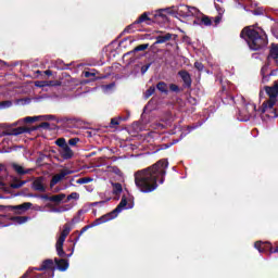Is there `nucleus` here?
Listing matches in <instances>:
<instances>
[{"instance_id":"51","label":"nucleus","mask_w":278,"mask_h":278,"mask_svg":"<svg viewBox=\"0 0 278 278\" xmlns=\"http://www.w3.org/2000/svg\"><path fill=\"white\" fill-rule=\"evenodd\" d=\"M273 253H278V247L271 248V255H273Z\"/></svg>"},{"instance_id":"7","label":"nucleus","mask_w":278,"mask_h":278,"mask_svg":"<svg viewBox=\"0 0 278 278\" xmlns=\"http://www.w3.org/2000/svg\"><path fill=\"white\" fill-rule=\"evenodd\" d=\"M194 16H195V18L193 21V25H199L200 27L212 26V18H210V16H207L199 11L194 14Z\"/></svg>"},{"instance_id":"46","label":"nucleus","mask_w":278,"mask_h":278,"mask_svg":"<svg viewBox=\"0 0 278 278\" xmlns=\"http://www.w3.org/2000/svg\"><path fill=\"white\" fill-rule=\"evenodd\" d=\"M76 184H88V178H80L76 181Z\"/></svg>"},{"instance_id":"1","label":"nucleus","mask_w":278,"mask_h":278,"mask_svg":"<svg viewBox=\"0 0 278 278\" xmlns=\"http://www.w3.org/2000/svg\"><path fill=\"white\" fill-rule=\"evenodd\" d=\"M168 168V160H159L153 165L139 169L135 173V185L144 194L155 192L159 184L166 181V170Z\"/></svg>"},{"instance_id":"13","label":"nucleus","mask_w":278,"mask_h":278,"mask_svg":"<svg viewBox=\"0 0 278 278\" xmlns=\"http://www.w3.org/2000/svg\"><path fill=\"white\" fill-rule=\"evenodd\" d=\"M267 60H274L275 64H278V43H270Z\"/></svg>"},{"instance_id":"24","label":"nucleus","mask_w":278,"mask_h":278,"mask_svg":"<svg viewBox=\"0 0 278 278\" xmlns=\"http://www.w3.org/2000/svg\"><path fill=\"white\" fill-rule=\"evenodd\" d=\"M13 170H15V173H17V175H27V173H29V170H25V168L16 163H14L12 165Z\"/></svg>"},{"instance_id":"30","label":"nucleus","mask_w":278,"mask_h":278,"mask_svg":"<svg viewBox=\"0 0 278 278\" xmlns=\"http://www.w3.org/2000/svg\"><path fill=\"white\" fill-rule=\"evenodd\" d=\"M223 103L229 104V103H233V96L225 92L223 98H222Z\"/></svg>"},{"instance_id":"28","label":"nucleus","mask_w":278,"mask_h":278,"mask_svg":"<svg viewBox=\"0 0 278 278\" xmlns=\"http://www.w3.org/2000/svg\"><path fill=\"white\" fill-rule=\"evenodd\" d=\"M121 192H123V185H121V182H114L113 184V194H121Z\"/></svg>"},{"instance_id":"17","label":"nucleus","mask_w":278,"mask_h":278,"mask_svg":"<svg viewBox=\"0 0 278 278\" xmlns=\"http://www.w3.org/2000/svg\"><path fill=\"white\" fill-rule=\"evenodd\" d=\"M72 230H73V228L71 227V224L66 223L63 226V230L61 231V235L58 238V240L61 242H66V238H68V233H71Z\"/></svg>"},{"instance_id":"37","label":"nucleus","mask_w":278,"mask_h":278,"mask_svg":"<svg viewBox=\"0 0 278 278\" xmlns=\"http://www.w3.org/2000/svg\"><path fill=\"white\" fill-rule=\"evenodd\" d=\"M4 108H12V101L5 100L0 102V110H4Z\"/></svg>"},{"instance_id":"16","label":"nucleus","mask_w":278,"mask_h":278,"mask_svg":"<svg viewBox=\"0 0 278 278\" xmlns=\"http://www.w3.org/2000/svg\"><path fill=\"white\" fill-rule=\"evenodd\" d=\"M55 249L56 255H59V257H71V255H73V253L66 254L64 251V241L56 240Z\"/></svg>"},{"instance_id":"40","label":"nucleus","mask_w":278,"mask_h":278,"mask_svg":"<svg viewBox=\"0 0 278 278\" xmlns=\"http://www.w3.org/2000/svg\"><path fill=\"white\" fill-rule=\"evenodd\" d=\"M194 68H197V71H203V68H205V66L203 65V63H201V62H199V61H197L195 63H194Z\"/></svg>"},{"instance_id":"4","label":"nucleus","mask_w":278,"mask_h":278,"mask_svg":"<svg viewBox=\"0 0 278 278\" xmlns=\"http://www.w3.org/2000/svg\"><path fill=\"white\" fill-rule=\"evenodd\" d=\"M164 12V9H161L152 14L151 17H149V13H142L132 24L128 25L124 29V34H134L135 31H140L141 23H146L147 25H153V23H166V21H168V16H166Z\"/></svg>"},{"instance_id":"36","label":"nucleus","mask_w":278,"mask_h":278,"mask_svg":"<svg viewBox=\"0 0 278 278\" xmlns=\"http://www.w3.org/2000/svg\"><path fill=\"white\" fill-rule=\"evenodd\" d=\"M273 244L270 242H264V253H269L271 255Z\"/></svg>"},{"instance_id":"55","label":"nucleus","mask_w":278,"mask_h":278,"mask_svg":"<svg viewBox=\"0 0 278 278\" xmlns=\"http://www.w3.org/2000/svg\"><path fill=\"white\" fill-rule=\"evenodd\" d=\"M191 100L194 101V103L197 102V99H194V98H191Z\"/></svg>"},{"instance_id":"8","label":"nucleus","mask_w":278,"mask_h":278,"mask_svg":"<svg viewBox=\"0 0 278 278\" xmlns=\"http://www.w3.org/2000/svg\"><path fill=\"white\" fill-rule=\"evenodd\" d=\"M197 12H199L198 8L194 7H189V5H185V4H180L177 9V14H179L180 16H194L197 14Z\"/></svg>"},{"instance_id":"9","label":"nucleus","mask_w":278,"mask_h":278,"mask_svg":"<svg viewBox=\"0 0 278 278\" xmlns=\"http://www.w3.org/2000/svg\"><path fill=\"white\" fill-rule=\"evenodd\" d=\"M31 202H24L23 204L20 205H7V206H0L1 210H4V212H16V211H22V212H27V210H30L31 207Z\"/></svg>"},{"instance_id":"22","label":"nucleus","mask_w":278,"mask_h":278,"mask_svg":"<svg viewBox=\"0 0 278 278\" xmlns=\"http://www.w3.org/2000/svg\"><path fill=\"white\" fill-rule=\"evenodd\" d=\"M149 49V43H142L134 48V50L127 52L125 55H132V53H138V51H147Z\"/></svg>"},{"instance_id":"39","label":"nucleus","mask_w":278,"mask_h":278,"mask_svg":"<svg viewBox=\"0 0 278 278\" xmlns=\"http://www.w3.org/2000/svg\"><path fill=\"white\" fill-rule=\"evenodd\" d=\"M151 64H153V63H148V64L141 66V75H144V73H147V71H149V68H151Z\"/></svg>"},{"instance_id":"11","label":"nucleus","mask_w":278,"mask_h":278,"mask_svg":"<svg viewBox=\"0 0 278 278\" xmlns=\"http://www.w3.org/2000/svg\"><path fill=\"white\" fill-rule=\"evenodd\" d=\"M73 172L68 169H62L60 174H55L52 179L50 180V188H53L54 186H58L64 177L67 175H71Z\"/></svg>"},{"instance_id":"50","label":"nucleus","mask_w":278,"mask_h":278,"mask_svg":"<svg viewBox=\"0 0 278 278\" xmlns=\"http://www.w3.org/2000/svg\"><path fill=\"white\" fill-rule=\"evenodd\" d=\"M114 86H116V84L111 83V84L106 85V88L112 89V88H114Z\"/></svg>"},{"instance_id":"27","label":"nucleus","mask_w":278,"mask_h":278,"mask_svg":"<svg viewBox=\"0 0 278 278\" xmlns=\"http://www.w3.org/2000/svg\"><path fill=\"white\" fill-rule=\"evenodd\" d=\"M12 220H14V223H17V225H23V224L27 223V220H29V217H27V216H14L12 218Z\"/></svg>"},{"instance_id":"35","label":"nucleus","mask_w":278,"mask_h":278,"mask_svg":"<svg viewBox=\"0 0 278 278\" xmlns=\"http://www.w3.org/2000/svg\"><path fill=\"white\" fill-rule=\"evenodd\" d=\"M254 249L258 250V253H264V242L262 241H256L254 243Z\"/></svg>"},{"instance_id":"32","label":"nucleus","mask_w":278,"mask_h":278,"mask_svg":"<svg viewBox=\"0 0 278 278\" xmlns=\"http://www.w3.org/2000/svg\"><path fill=\"white\" fill-rule=\"evenodd\" d=\"M155 94V87L151 86L144 93L143 97L144 99H149L150 97H153Z\"/></svg>"},{"instance_id":"41","label":"nucleus","mask_w":278,"mask_h":278,"mask_svg":"<svg viewBox=\"0 0 278 278\" xmlns=\"http://www.w3.org/2000/svg\"><path fill=\"white\" fill-rule=\"evenodd\" d=\"M36 121H38L37 116H34V117L27 116L24 118V122H26V123H36Z\"/></svg>"},{"instance_id":"47","label":"nucleus","mask_w":278,"mask_h":278,"mask_svg":"<svg viewBox=\"0 0 278 278\" xmlns=\"http://www.w3.org/2000/svg\"><path fill=\"white\" fill-rule=\"evenodd\" d=\"M46 121H55L54 115H46Z\"/></svg>"},{"instance_id":"57","label":"nucleus","mask_w":278,"mask_h":278,"mask_svg":"<svg viewBox=\"0 0 278 278\" xmlns=\"http://www.w3.org/2000/svg\"><path fill=\"white\" fill-rule=\"evenodd\" d=\"M156 34H162V30L156 31Z\"/></svg>"},{"instance_id":"25","label":"nucleus","mask_w":278,"mask_h":278,"mask_svg":"<svg viewBox=\"0 0 278 278\" xmlns=\"http://www.w3.org/2000/svg\"><path fill=\"white\" fill-rule=\"evenodd\" d=\"M25 184H27V180H14L11 184V188L13 190H18V188H23V186H25Z\"/></svg>"},{"instance_id":"54","label":"nucleus","mask_w":278,"mask_h":278,"mask_svg":"<svg viewBox=\"0 0 278 278\" xmlns=\"http://www.w3.org/2000/svg\"><path fill=\"white\" fill-rule=\"evenodd\" d=\"M177 142H179V140H178V139H177V140H174L173 144H177Z\"/></svg>"},{"instance_id":"44","label":"nucleus","mask_w":278,"mask_h":278,"mask_svg":"<svg viewBox=\"0 0 278 278\" xmlns=\"http://www.w3.org/2000/svg\"><path fill=\"white\" fill-rule=\"evenodd\" d=\"M106 201H99L91 203V207H97V205H105Z\"/></svg>"},{"instance_id":"43","label":"nucleus","mask_w":278,"mask_h":278,"mask_svg":"<svg viewBox=\"0 0 278 278\" xmlns=\"http://www.w3.org/2000/svg\"><path fill=\"white\" fill-rule=\"evenodd\" d=\"M220 21H223V15L222 14L214 17L215 25H218V23H220Z\"/></svg>"},{"instance_id":"21","label":"nucleus","mask_w":278,"mask_h":278,"mask_svg":"<svg viewBox=\"0 0 278 278\" xmlns=\"http://www.w3.org/2000/svg\"><path fill=\"white\" fill-rule=\"evenodd\" d=\"M168 84H166L165 81H159L156 84V90H159V92H161V94H168Z\"/></svg>"},{"instance_id":"5","label":"nucleus","mask_w":278,"mask_h":278,"mask_svg":"<svg viewBox=\"0 0 278 278\" xmlns=\"http://www.w3.org/2000/svg\"><path fill=\"white\" fill-rule=\"evenodd\" d=\"M264 90L269 99L263 102L257 112L266 114L267 118H277L278 114L277 110H275V105L278 97V79L274 81L273 86H265Z\"/></svg>"},{"instance_id":"2","label":"nucleus","mask_w":278,"mask_h":278,"mask_svg":"<svg viewBox=\"0 0 278 278\" xmlns=\"http://www.w3.org/2000/svg\"><path fill=\"white\" fill-rule=\"evenodd\" d=\"M240 38L245 40L251 51H262L268 47V36L260 27L245 26L240 33Z\"/></svg>"},{"instance_id":"45","label":"nucleus","mask_w":278,"mask_h":278,"mask_svg":"<svg viewBox=\"0 0 278 278\" xmlns=\"http://www.w3.org/2000/svg\"><path fill=\"white\" fill-rule=\"evenodd\" d=\"M40 199H42V201H50L51 202V195H49V194H41Z\"/></svg>"},{"instance_id":"33","label":"nucleus","mask_w":278,"mask_h":278,"mask_svg":"<svg viewBox=\"0 0 278 278\" xmlns=\"http://www.w3.org/2000/svg\"><path fill=\"white\" fill-rule=\"evenodd\" d=\"M79 199V193L77 192H72L70 195H67L66 200L64 201V203H68V201H78Z\"/></svg>"},{"instance_id":"48","label":"nucleus","mask_w":278,"mask_h":278,"mask_svg":"<svg viewBox=\"0 0 278 278\" xmlns=\"http://www.w3.org/2000/svg\"><path fill=\"white\" fill-rule=\"evenodd\" d=\"M45 75L51 77V75H53V72L51 70L45 71Z\"/></svg>"},{"instance_id":"49","label":"nucleus","mask_w":278,"mask_h":278,"mask_svg":"<svg viewBox=\"0 0 278 278\" xmlns=\"http://www.w3.org/2000/svg\"><path fill=\"white\" fill-rule=\"evenodd\" d=\"M45 157H47V155H46V154H41V155L38 157L37 162H42V161L45 160Z\"/></svg>"},{"instance_id":"42","label":"nucleus","mask_w":278,"mask_h":278,"mask_svg":"<svg viewBox=\"0 0 278 278\" xmlns=\"http://www.w3.org/2000/svg\"><path fill=\"white\" fill-rule=\"evenodd\" d=\"M97 74L94 72H88V71L84 72V76L86 78L94 77Z\"/></svg>"},{"instance_id":"58","label":"nucleus","mask_w":278,"mask_h":278,"mask_svg":"<svg viewBox=\"0 0 278 278\" xmlns=\"http://www.w3.org/2000/svg\"><path fill=\"white\" fill-rule=\"evenodd\" d=\"M15 212H18V214H21V211L18 210V211H15Z\"/></svg>"},{"instance_id":"26","label":"nucleus","mask_w":278,"mask_h":278,"mask_svg":"<svg viewBox=\"0 0 278 278\" xmlns=\"http://www.w3.org/2000/svg\"><path fill=\"white\" fill-rule=\"evenodd\" d=\"M121 121H123V117H113V118H111L109 127L111 129H114L115 127H117V125H121Z\"/></svg>"},{"instance_id":"38","label":"nucleus","mask_w":278,"mask_h":278,"mask_svg":"<svg viewBox=\"0 0 278 278\" xmlns=\"http://www.w3.org/2000/svg\"><path fill=\"white\" fill-rule=\"evenodd\" d=\"M78 142H81V139H79L78 137H75V138H71L67 144H70V147H75Z\"/></svg>"},{"instance_id":"19","label":"nucleus","mask_w":278,"mask_h":278,"mask_svg":"<svg viewBox=\"0 0 278 278\" xmlns=\"http://www.w3.org/2000/svg\"><path fill=\"white\" fill-rule=\"evenodd\" d=\"M33 189L37 192H47V187L42 184V177H39L33 181Z\"/></svg>"},{"instance_id":"12","label":"nucleus","mask_w":278,"mask_h":278,"mask_svg":"<svg viewBox=\"0 0 278 278\" xmlns=\"http://www.w3.org/2000/svg\"><path fill=\"white\" fill-rule=\"evenodd\" d=\"M178 75L184 81V88H192V76L188 71L181 70L178 72Z\"/></svg>"},{"instance_id":"29","label":"nucleus","mask_w":278,"mask_h":278,"mask_svg":"<svg viewBox=\"0 0 278 278\" xmlns=\"http://www.w3.org/2000/svg\"><path fill=\"white\" fill-rule=\"evenodd\" d=\"M169 92H175L176 94H179V92H184V89L176 84H169Z\"/></svg>"},{"instance_id":"56","label":"nucleus","mask_w":278,"mask_h":278,"mask_svg":"<svg viewBox=\"0 0 278 278\" xmlns=\"http://www.w3.org/2000/svg\"><path fill=\"white\" fill-rule=\"evenodd\" d=\"M61 212H66V208L63 207V208L61 210Z\"/></svg>"},{"instance_id":"3","label":"nucleus","mask_w":278,"mask_h":278,"mask_svg":"<svg viewBox=\"0 0 278 278\" xmlns=\"http://www.w3.org/2000/svg\"><path fill=\"white\" fill-rule=\"evenodd\" d=\"M125 207H127V197L123 195L119 204L112 212L106 213L102 215L100 218L93 220L91 224L86 225L80 229V231H74V233L77 235L73 240L74 247L75 244H77V242H79V238H81V236H84V233H86L88 229H92V227H98V225H103V223H110V220H114V218H116V216H118V214H121V212H123Z\"/></svg>"},{"instance_id":"6","label":"nucleus","mask_w":278,"mask_h":278,"mask_svg":"<svg viewBox=\"0 0 278 278\" xmlns=\"http://www.w3.org/2000/svg\"><path fill=\"white\" fill-rule=\"evenodd\" d=\"M51 124L49 122H42L39 126L36 127H25L21 126L17 128L8 129L4 131V136H21L22 134H31V131H36V129H50Z\"/></svg>"},{"instance_id":"10","label":"nucleus","mask_w":278,"mask_h":278,"mask_svg":"<svg viewBox=\"0 0 278 278\" xmlns=\"http://www.w3.org/2000/svg\"><path fill=\"white\" fill-rule=\"evenodd\" d=\"M243 114H245V121L255 118L257 116V106L254 103H247L243 109Z\"/></svg>"},{"instance_id":"31","label":"nucleus","mask_w":278,"mask_h":278,"mask_svg":"<svg viewBox=\"0 0 278 278\" xmlns=\"http://www.w3.org/2000/svg\"><path fill=\"white\" fill-rule=\"evenodd\" d=\"M56 147H60V149H64V147H68V143L66 142L65 138H59L55 140Z\"/></svg>"},{"instance_id":"18","label":"nucleus","mask_w":278,"mask_h":278,"mask_svg":"<svg viewBox=\"0 0 278 278\" xmlns=\"http://www.w3.org/2000/svg\"><path fill=\"white\" fill-rule=\"evenodd\" d=\"M173 39V34L167 33L165 35H159L155 37V42L153 43V46L155 45H164V42H168L169 40Z\"/></svg>"},{"instance_id":"20","label":"nucleus","mask_w":278,"mask_h":278,"mask_svg":"<svg viewBox=\"0 0 278 278\" xmlns=\"http://www.w3.org/2000/svg\"><path fill=\"white\" fill-rule=\"evenodd\" d=\"M64 199H66V193L51 195L50 203H54V205H60L61 203H64Z\"/></svg>"},{"instance_id":"15","label":"nucleus","mask_w":278,"mask_h":278,"mask_svg":"<svg viewBox=\"0 0 278 278\" xmlns=\"http://www.w3.org/2000/svg\"><path fill=\"white\" fill-rule=\"evenodd\" d=\"M54 263L55 266L58 268V270H60L61 273H64L66 270H68V260L66 258H54Z\"/></svg>"},{"instance_id":"34","label":"nucleus","mask_w":278,"mask_h":278,"mask_svg":"<svg viewBox=\"0 0 278 278\" xmlns=\"http://www.w3.org/2000/svg\"><path fill=\"white\" fill-rule=\"evenodd\" d=\"M62 122L65 125H75V123H77V118H75V117H63Z\"/></svg>"},{"instance_id":"23","label":"nucleus","mask_w":278,"mask_h":278,"mask_svg":"<svg viewBox=\"0 0 278 278\" xmlns=\"http://www.w3.org/2000/svg\"><path fill=\"white\" fill-rule=\"evenodd\" d=\"M62 85V83H60V80H43V81H41V85H39L40 86V88H45V87H50V88H53V87H55V86H61Z\"/></svg>"},{"instance_id":"53","label":"nucleus","mask_w":278,"mask_h":278,"mask_svg":"<svg viewBox=\"0 0 278 278\" xmlns=\"http://www.w3.org/2000/svg\"><path fill=\"white\" fill-rule=\"evenodd\" d=\"M159 127H160L161 129H164V124H159Z\"/></svg>"},{"instance_id":"14","label":"nucleus","mask_w":278,"mask_h":278,"mask_svg":"<svg viewBox=\"0 0 278 278\" xmlns=\"http://www.w3.org/2000/svg\"><path fill=\"white\" fill-rule=\"evenodd\" d=\"M60 155L63 160H73V155H75V152H73L71 147L67 144L64 148L60 149Z\"/></svg>"},{"instance_id":"52","label":"nucleus","mask_w":278,"mask_h":278,"mask_svg":"<svg viewBox=\"0 0 278 278\" xmlns=\"http://www.w3.org/2000/svg\"><path fill=\"white\" fill-rule=\"evenodd\" d=\"M253 14H255V16H257V15H260V11L254 10V11H253Z\"/></svg>"}]
</instances>
